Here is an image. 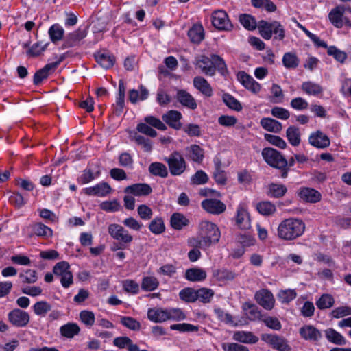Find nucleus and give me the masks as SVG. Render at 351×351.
Wrapping results in <instances>:
<instances>
[{
	"label": "nucleus",
	"instance_id": "obj_8",
	"mask_svg": "<svg viewBox=\"0 0 351 351\" xmlns=\"http://www.w3.org/2000/svg\"><path fill=\"white\" fill-rule=\"evenodd\" d=\"M8 318L13 326L20 328L26 326L30 320L29 313L19 308L11 311L8 315Z\"/></svg>",
	"mask_w": 351,
	"mask_h": 351
},
{
	"label": "nucleus",
	"instance_id": "obj_39",
	"mask_svg": "<svg viewBox=\"0 0 351 351\" xmlns=\"http://www.w3.org/2000/svg\"><path fill=\"white\" fill-rule=\"evenodd\" d=\"M48 33L51 42L56 43L63 38L64 30L59 24H54L50 27Z\"/></svg>",
	"mask_w": 351,
	"mask_h": 351
},
{
	"label": "nucleus",
	"instance_id": "obj_40",
	"mask_svg": "<svg viewBox=\"0 0 351 351\" xmlns=\"http://www.w3.org/2000/svg\"><path fill=\"white\" fill-rule=\"evenodd\" d=\"M179 297L186 302H194L197 300V291L186 287L180 291Z\"/></svg>",
	"mask_w": 351,
	"mask_h": 351
},
{
	"label": "nucleus",
	"instance_id": "obj_13",
	"mask_svg": "<svg viewBox=\"0 0 351 351\" xmlns=\"http://www.w3.org/2000/svg\"><path fill=\"white\" fill-rule=\"evenodd\" d=\"M299 333L304 340L313 343L319 341L322 338L320 330L313 325H304L299 330Z\"/></svg>",
	"mask_w": 351,
	"mask_h": 351
},
{
	"label": "nucleus",
	"instance_id": "obj_62",
	"mask_svg": "<svg viewBox=\"0 0 351 351\" xmlns=\"http://www.w3.org/2000/svg\"><path fill=\"white\" fill-rule=\"evenodd\" d=\"M9 201L17 208H21L25 205L26 201L23 195L19 192H13L9 197Z\"/></svg>",
	"mask_w": 351,
	"mask_h": 351
},
{
	"label": "nucleus",
	"instance_id": "obj_28",
	"mask_svg": "<svg viewBox=\"0 0 351 351\" xmlns=\"http://www.w3.org/2000/svg\"><path fill=\"white\" fill-rule=\"evenodd\" d=\"M233 339L244 343H256L258 338L251 332L238 331L233 335Z\"/></svg>",
	"mask_w": 351,
	"mask_h": 351
},
{
	"label": "nucleus",
	"instance_id": "obj_12",
	"mask_svg": "<svg viewBox=\"0 0 351 351\" xmlns=\"http://www.w3.org/2000/svg\"><path fill=\"white\" fill-rule=\"evenodd\" d=\"M255 300L259 305L266 310H271L274 306L275 300L273 294L267 289H261L255 293Z\"/></svg>",
	"mask_w": 351,
	"mask_h": 351
},
{
	"label": "nucleus",
	"instance_id": "obj_32",
	"mask_svg": "<svg viewBox=\"0 0 351 351\" xmlns=\"http://www.w3.org/2000/svg\"><path fill=\"white\" fill-rule=\"evenodd\" d=\"M178 100L184 106L194 109L196 108V102L192 96L186 91L181 90L177 93Z\"/></svg>",
	"mask_w": 351,
	"mask_h": 351
},
{
	"label": "nucleus",
	"instance_id": "obj_43",
	"mask_svg": "<svg viewBox=\"0 0 351 351\" xmlns=\"http://www.w3.org/2000/svg\"><path fill=\"white\" fill-rule=\"evenodd\" d=\"M223 101L230 109L237 112H240L242 110L241 103L233 96L228 93H224L222 97Z\"/></svg>",
	"mask_w": 351,
	"mask_h": 351
},
{
	"label": "nucleus",
	"instance_id": "obj_44",
	"mask_svg": "<svg viewBox=\"0 0 351 351\" xmlns=\"http://www.w3.org/2000/svg\"><path fill=\"white\" fill-rule=\"evenodd\" d=\"M79 317L80 321L87 327L91 328L95 322V314L93 311L83 310L80 312Z\"/></svg>",
	"mask_w": 351,
	"mask_h": 351
},
{
	"label": "nucleus",
	"instance_id": "obj_17",
	"mask_svg": "<svg viewBox=\"0 0 351 351\" xmlns=\"http://www.w3.org/2000/svg\"><path fill=\"white\" fill-rule=\"evenodd\" d=\"M345 8L344 6H337L331 10L328 14V19L330 23L337 28H341L344 25Z\"/></svg>",
	"mask_w": 351,
	"mask_h": 351
},
{
	"label": "nucleus",
	"instance_id": "obj_45",
	"mask_svg": "<svg viewBox=\"0 0 351 351\" xmlns=\"http://www.w3.org/2000/svg\"><path fill=\"white\" fill-rule=\"evenodd\" d=\"M149 230L155 234H160L165 232V226L164 221L161 217H156L151 221L149 225Z\"/></svg>",
	"mask_w": 351,
	"mask_h": 351
},
{
	"label": "nucleus",
	"instance_id": "obj_4",
	"mask_svg": "<svg viewBox=\"0 0 351 351\" xmlns=\"http://www.w3.org/2000/svg\"><path fill=\"white\" fill-rule=\"evenodd\" d=\"M262 156L269 165L281 171L282 178L287 177L289 169L288 161L278 151L271 147H266L262 151Z\"/></svg>",
	"mask_w": 351,
	"mask_h": 351
},
{
	"label": "nucleus",
	"instance_id": "obj_51",
	"mask_svg": "<svg viewBox=\"0 0 351 351\" xmlns=\"http://www.w3.org/2000/svg\"><path fill=\"white\" fill-rule=\"evenodd\" d=\"M269 195L271 197L279 198L285 195L287 193V187L283 184H271L269 186Z\"/></svg>",
	"mask_w": 351,
	"mask_h": 351
},
{
	"label": "nucleus",
	"instance_id": "obj_49",
	"mask_svg": "<svg viewBox=\"0 0 351 351\" xmlns=\"http://www.w3.org/2000/svg\"><path fill=\"white\" fill-rule=\"evenodd\" d=\"M335 300L330 294H324L316 302V305L319 309L329 308L333 306Z\"/></svg>",
	"mask_w": 351,
	"mask_h": 351
},
{
	"label": "nucleus",
	"instance_id": "obj_58",
	"mask_svg": "<svg viewBox=\"0 0 351 351\" xmlns=\"http://www.w3.org/2000/svg\"><path fill=\"white\" fill-rule=\"evenodd\" d=\"M327 53L330 56H332L337 61L343 62L347 58L345 52L338 49L335 46H330L328 48Z\"/></svg>",
	"mask_w": 351,
	"mask_h": 351
},
{
	"label": "nucleus",
	"instance_id": "obj_42",
	"mask_svg": "<svg viewBox=\"0 0 351 351\" xmlns=\"http://www.w3.org/2000/svg\"><path fill=\"white\" fill-rule=\"evenodd\" d=\"M99 175V171L94 173L92 169L86 168L82 171L81 176L77 178V181L80 184H86L95 180Z\"/></svg>",
	"mask_w": 351,
	"mask_h": 351
},
{
	"label": "nucleus",
	"instance_id": "obj_9",
	"mask_svg": "<svg viewBox=\"0 0 351 351\" xmlns=\"http://www.w3.org/2000/svg\"><path fill=\"white\" fill-rule=\"evenodd\" d=\"M112 189L108 183L99 182L95 186L84 188L82 193L88 196L104 197L110 194Z\"/></svg>",
	"mask_w": 351,
	"mask_h": 351
},
{
	"label": "nucleus",
	"instance_id": "obj_20",
	"mask_svg": "<svg viewBox=\"0 0 351 351\" xmlns=\"http://www.w3.org/2000/svg\"><path fill=\"white\" fill-rule=\"evenodd\" d=\"M162 120L171 128L179 130L181 128L182 114L177 110H169L162 117Z\"/></svg>",
	"mask_w": 351,
	"mask_h": 351
},
{
	"label": "nucleus",
	"instance_id": "obj_38",
	"mask_svg": "<svg viewBox=\"0 0 351 351\" xmlns=\"http://www.w3.org/2000/svg\"><path fill=\"white\" fill-rule=\"evenodd\" d=\"M243 308L249 319L256 320L260 318L261 312L255 304L250 302H245L243 305Z\"/></svg>",
	"mask_w": 351,
	"mask_h": 351
},
{
	"label": "nucleus",
	"instance_id": "obj_16",
	"mask_svg": "<svg viewBox=\"0 0 351 351\" xmlns=\"http://www.w3.org/2000/svg\"><path fill=\"white\" fill-rule=\"evenodd\" d=\"M308 142L312 146L319 149L326 148L330 143L328 136L319 130L309 136Z\"/></svg>",
	"mask_w": 351,
	"mask_h": 351
},
{
	"label": "nucleus",
	"instance_id": "obj_27",
	"mask_svg": "<svg viewBox=\"0 0 351 351\" xmlns=\"http://www.w3.org/2000/svg\"><path fill=\"white\" fill-rule=\"evenodd\" d=\"M324 333L327 340L332 343L343 346L346 343L344 337L333 328H327Z\"/></svg>",
	"mask_w": 351,
	"mask_h": 351
},
{
	"label": "nucleus",
	"instance_id": "obj_21",
	"mask_svg": "<svg viewBox=\"0 0 351 351\" xmlns=\"http://www.w3.org/2000/svg\"><path fill=\"white\" fill-rule=\"evenodd\" d=\"M95 58L97 62L106 69L111 68L115 62L114 56L107 51H99L96 53L95 54Z\"/></svg>",
	"mask_w": 351,
	"mask_h": 351
},
{
	"label": "nucleus",
	"instance_id": "obj_59",
	"mask_svg": "<svg viewBox=\"0 0 351 351\" xmlns=\"http://www.w3.org/2000/svg\"><path fill=\"white\" fill-rule=\"evenodd\" d=\"M145 121L148 125L156 128L158 130H165L167 129V126L163 122H162L159 119L153 117V116H147L145 117Z\"/></svg>",
	"mask_w": 351,
	"mask_h": 351
},
{
	"label": "nucleus",
	"instance_id": "obj_5",
	"mask_svg": "<svg viewBox=\"0 0 351 351\" xmlns=\"http://www.w3.org/2000/svg\"><path fill=\"white\" fill-rule=\"evenodd\" d=\"M258 29L260 35L265 40L271 38L274 35V39L282 40L285 37V30L280 22L274 21L271 23L261 20L258 23Z\"/></svg>",
	"mask_w": 351,
	"mask_h": 351
},
{
	"label": "nucleus",
	"instance_id": "obj_18",
	"mask_svg": "<svg viewBox=\"0 0 351 351\" xmlns=\"http://www.w3.org/2000/svg\"><path fill=\"white\" fill-rule=\"evenodd\" d=\"M236 223L241 229L248 230L251 227L250 214L241 205L237 210Z\"/></svg>",
	"mask_w": 351,
	"mask_h": 351
},
{
	"label": "nucleus",
	"instance_id": "obj_31",
	"mask_svg": "<svg viewBox=\"0 0 351 351\" xmlns=\"http://www.w3.org/2000/svg\"><path fill=\"white\" fill-rule=\"evenodd\" d=\"M300 132L295 126H289L286 132V136L289 143L293 146H298L300 143Z\"/></svg>",
	"mask_w": 351,
	"mask_h": 351
},
{
	"label": "nucleus",
	"instance_id": "obj_11",
	"mask_svg": "<svg viewBox=\"0 0 351 351\" xmlns=\"http://www.w3.org/2000/svg\"><path fill=\"white\" fill-rule=\"evenodd\" d=\"M88 28L86 27H80L77 30L70 33L66 36L62 48H70L76 46L81 40L84 38L87 35Z\"/></svg>",
	"mask_w": 351,
	"mask_h": 351
},
{
	"label": "nucleus",
	"instance_id": "obj_7",
	"mask_svg": "<svg viewBox=\"0 0 351 351\" xmlns=\"http://www.w3.org/2000/svg\"><path fill=\"white\" fill-rule=\"evenodd\" d=\"M170 173L173 176L182 174L186 168L185 161L181 154L177 152L172 153L167 159Z\"/></svg>",
	"mask_w": 351,
	"mask_h": 351
},
{
	"label": "nucleus",
	"instance_id": "obj_6",
	"mask_svg": "<svg viewBox=\"0 0 351 351\" xmlns=\"http://www.w3.org/2000/svg\"><path fill=\"white\" fill-rule=\"evenodd\" d=\"M212 24L221 31H231L233 27L227 13L223 10H217L213 13Z\"/></svg>",
	"mask_w": 351,
	"mask_h": 351
},
{
	"label": "nucleus",
	"instance_id": "obj_37",
	"mask_svg": "<svg viewBox=\"0 0 351 351\" xmlns=\"http://www.w3.org/2000/svg\"><path fill=\"white\" fill-rule=\"evenodd\" d=\"M158 280L154 276L143 277L141 282V289L145 291H152L159 286Z\"/></svg>",
	"mask_w": 351,
	"mask_h": 351
},
{
	"label": "nucleus",
	"instance_id": "obj_41",
	"mask_svg": "<svg viewBox=\"0 0 351 351\" xmlns=\"http://www.w3.org/2000/svg\"><path fill=\"white\" fill-rule=\"evenodd\" d=\"M149 171L152 175L161 178H166L168 175L166 166L160 162L152 163L149 167Z\"/></svg>",
	"mask_w": 351,
	"mask_h": 351
},
{
	"label": "nucleus",
	"instance_id": "obj_56",
	"mask_svg": "<svg viewBox=\"0 0 351 351\" xmlns=\"http://www.w3.org/2000/svg\"><path fill=\"white\" fill-rule=\"evenodd\" d=\"M19 278L22 279L23 283L32 284L37 281L38 277L36 271L32 269H27L23 273H20Z\"/></svg>",
	"mask_w": 351,
	"mask_h": 351
},
{
	"label": "nucleus",
	"instance_id": "obj_61",
	"mask_svg": "<svg viewBox=\"0 0 351 351\" xmlns=\"http://www.w3.org/2000/svg\"><path fill=\"white\" fill-rule=\"evenodd\" d=\"M166 313L168 319L179 321L185 319V315L180 308L166 309Z\"/></svg>",
	"mask_w": 351,
	"mask_h": 351
},
{
	"label": "nucleus",
	"instance_id": "obj_48",
	"mask_svg": "<svg viewBox=\"0 0 351 351\" xmlns=\"http://www.w3.org/2000/svg\"><path fill=\"white\" fill-rule=\"evenodd\" d=\"M120 322L123 326L132 330L138 331L141 329L140 322L132 317L123 316L121 317Z\"/></svg>",
	"mask_w": 351,
	"mask_h": 351
},
{
	"label": "nucleus",
	"instance_id": "obj_15",
	"mask_svg": "<svg viewBox=\"0 0 351 351\" xmlns=\"http://www.w3.org/2000/svg\"><path fill=\"white\" fill-rule=\"evenodd\" d=\"M202 208L208 213L219 215L226 210V205L220 200L216 199H206L202 202Z\"/></svg>",
	"mask_w": 351,
	"mask_h": 351
},
{
	"label": "nucleus",
	"instance_id": "obj_64",
	"mask_svg": "<svg viewBox=\"0 0 351 351\" xmlns=\"http://www.w3.org/2000/svg\"><path fill=\"white\" fill-rule=\"evenodd\" d=\"M222 347L224 351H249L246 346L237 343H225Z\"/></svg>",
	"mask_w": 351,
	"mask_h": 351
},
{
	"label": "nucleus",
	"instance_id": "obj_22",
	"mask_svg": "<svg viewBox=\"0 0 351 351\" xmlns=\"http://www.w3.org/2000/svg\"><path fill=\"white\" fill-rule=\"evenodd\" d=\"M300 197L311 203H317L320 201L322 195L317 190L312 188H303L299 193Z\"/></svg>",
	"mask_w": 351,
	"mask_h": 351
},
{
	"label": "nucleus",
	"instance_id": "obj_23",
	"mask_svg": "<svg viewBox=\"0 0 351 351\" xmlns=\"http://www.w3.org/2000/svg\"><path fill=\"white\" fill-rule=\"evenodd\" d=\"M56 70V64H47L43 68L38 70L34 75L33 82L34 85L40 84L42 81L47 79L51 71Z\"/></svg>",
	"mask_w": 351,
	"mask_h": 351
},
{
	"label": "nucleus",
	"instance_id": "obj_25",
	"mask_svg": "<svg viewBox=\"0 0 351 351\" xmlns=\"http://www.w3.org/2000/svg\"><path fill=\"white\" fill-rule=\"evenodd\" d=\"M147 317L149 320L155 322H162L168 320L166 309L161 308H150L147 312Z\"/></svg>",
	"mask_w": 351,
	"mask_h": 351
},
{
	"label": "nucleus",
	"instance_id": "obj_33",
	"mask_svg": "<svg viewBox=\"0 0 351 351\" xmlns=\"http://www.w3.org/2000/svg\"><path fill=\"white\" fill-rule=\"evenodd\" d=\"M171 226L175 230H181L184 226L188 225L189 220L181 213H173L170 219Z\"/></svg>",
	"mask_w": 351,
	"mask_h": 351
},
{
	"label": "nucleus",
	"instance_id": "obj_2",
	"mask_svg": "<svg viewBox=\"0 0 351 351\" xmlns=\"http://www.w3.org/2000/svg\"><path fill=\"white\" fill-rule=\"evenodd\" d=\"M305 223L302 219L290 217L282 221L278 227V237L285 241H293L302 236Z\"/></svg>",
	"mask_w": 351,
	"mask_h": 351
},
{
	"label": "nucleus",
	"instance_id": "obj_35",
	"mask_svg": "<svg viewBox=\"0 0 351 351\" xmlns=\"http://www.w3.org/2000/svg\"><path fill=\"white\" fill-rule=\"evenodd\" d=\"M301 88L309 95H317L323 92V88L319 84L311 81L303 82Z\"/></svg>",
	"mask_w": 351,
	"mask_h": 351
},
{
	"label": "nucleus",
	"instance_id": "obj_54",
	"mask_svg": "<svg viewBox=\"0 0 351 351\" xmlns=\"http://www.w3.org/2000/svg\"><path fill=\"white\" fill-rule=\"evenodd\" d=\"M132 140L134 141L136 144L142 145L145 152H149L152 151V145L149 139L135 133L132 137Z\"/></svg>",
	"mask_w": 351,
	"mask_h": 351
},
{
	"label": "nucleus",
	"instance_id": "obj_46",
	"mask_svg": "<svg viewBox=\"0 0 351 351\" xmlns=\"http://www.w3.org/2000/svg\"><path fill=\"white\" fill-rule=\"evenodd\" d=\"M258 212L263 215H271L276 211V206L269 202H261L256 205Z\"/></svg>",
	"mask_w": 351,
	"mask_h": 351
},
{
	"label": "nucleus",
	"instance_id": "obj_14",
	"mask_svg": "<svg viewBox=\"0 0 351 351\" xmlns=\"http://www.w3.org/2000/svg\"><path fill=\"white\" fill-rule=\"evenodd\" d=\"M237 78L245 88L252 93H257L261 90V86L260 84L245 71H239L237 75Z\"/></svg>",
	"mask_w": 351,
	"mask_h": 351
},
{
	"label": "nucleus",
	"instance_id": "obj_52",
	"mask_svg": "<svg viewBox=\"0 0 351 351\" xmlns=\"http://www.w3.org/2000/svg\"><path fill=\"white\" fill-rule=\"evenodd\" d=\"M121 204L117 199L104 201L101 203L100 208L106 212L112 213L120 210Z\"/></svg>",
	"mask_w": 351,
	"mask_h": 351
},
{
	"label": "nucleus",
	"instance_id": "obj_63",
	"mask_svg": "<svg viewBox=\"0 0 351 351\" xmlns=\"http://www.w3.org/2000/svg\"><path fill=\"white\" fill-rule=\"evenodd\" d=\"M331 315L334 318H341L344 316L351 315V307L350 306H339L331 312Z\"/></svg>",
	"mask_w": 351,
	"mask_h": 351
},
{
	"label": "nucleus",
	"instance_id": "obj_60",
	"mask_svg": "<svg viewBox=\"0 0 351 351\" xmlns=\"http://www.w3.org/2000/svg\"><path fill=\"white\" fill-rule=\"evenodd\" d=\"M123 289L132 294H136L139 291V285L133 280H125L123 282Z\"/></svg>",
	"mask_w": 351,
	"mask_h": 351
},
{
	"label": "nucleus",
	"instance_id": "obj_36",
	"mask_svg": "<svg viewBox=\"0 0 351 351\" xmlns=\"http://www.w3.org/2000/svg\"><path fill=\"white\" fill-rule=\"evenodd\" d=\"M239 22L247 30H254L256 27H258V23L256 21L254 17L250 14H241L239 15Z\"/></svg>",
	"mask_w": 351,
	"mask_h": 351
},
{
	"label": "nucleus",
	"instance_id": "obj_30",
	"mask_svg": "<svg viewBox=\"0 0 351 351\" xmlns=\"http://www.w3.org/2000/svg\"><path fill=\"white\" fill-rule=\"evenodd\" d=\"M282 64L284 66L288 69H296L299 64L300 60L295 53L287 52L283 55Z\"/></svg>",
	"mask_w": 351,
	"mask_h": 351
},
{
	"label": "nucleus",
	"instance_id": "obj_55",
	"mask_svg": "<svg viewBox=\"0 0 351 351\" xmlns=\"http://www.w3.org/2000/svg\"><path fill=\"white\" fill-rule=\"evenodd\" d=\"M215 292L213 289L202 287L199 288V301L203 303H209L211 302Z\"/></svg>",
	"mask_w": 351,
	"mask_h": 351
},
{
	"label": "nucleus",
	"instance_id": "obj_29",
	"mask_svg": "<svg viewBox=\"0 0 351 351\" xmlns=\"http://www.w3.org/2000/svg\"><path fill=\"white\" fill-rule=\"evenodd\" d=\"M141 93L139 94L138 91L135 89H132L129 90L128 93V99L132 104H136L137 101L140 100H145L149 95L148 90L143 86V85L140 86Z\"/></svg>",
	"mask_w": 351,
	"mask_h": 351
},
{
	"label": "nucleus",
	"instance_id": "obj_50",
	"mask_svg": "<svg viewBox=\"0 0 351 351\" xmlns=\"http://www.w3.org/2000/svg\"><path fill=\"white\" fill-rule=\"evenodd\" d=\"M199 92L206 97H210L213 95V90L210 84L202 77H199Z\"/></svg>",
	"mask_w": 351,
	"mask_h": 351
},
{
	"label": "nucleus",
	"instance_id": "obj_47",
	"mask_svg": "<svg viewBox=\"0 0 351 351\" xmlns=\"http://www.w3.org/2000/svg\"><path fill=\"white\" fill-rule=\"evenodd\" d=\"M33 231L39 237H50L52 236V230L42 223H36L33 226Z\"/></svg>",
	"mask_w": 351,
	"mask_h": 351
},
{
	"label": "nucleus",
	"instance_id": "obj_34",
	"mask_svg": "<svg viewBox=\"0 0 351 351\" xmlns=\"http://www.w3.org/2000/svg\"><path fill=\"white\" fill-rule=\"evenodd\" d=\"M49 45V42L43 44L42 41H38L27 51V56L32 58L38 57L46 50Z\"/></svg>",
	"mask_w": 351,
	"mask_h": 351
},
{
	"label": "nucleus",
	"instance_id": "obj_26",
	"mask_svg": "<svg viewBox=\"0 0 351 351\" xmlns=\"http://www.w3.org/2000/svg\"><path fill=\"white\" fill-rule=\"evenodd\" d=\"M80 332V328L79 326L73 322H69L62 326L60 328L61 335L69 339L73 338L75 335H78Z\"/></svg>",
	"mask_w": 351,
	"mask_h": 351
},
{
	"label": "nucleus",
	"instance_id": "obj_53",
	"mask_svg": "<svg viewBox=\"0 0 351 351\" xmlns=\"http://www.w3.org/2000/svg\"><path fill=\"white\" fill-rule=\"evenodd\" d=\"M33 308L36 315L44 316L51 310V306L45 301H39L34 304Z\"/></svg>",
	"mask_w": 351,
	"mask_h": 351
},
{
	"label": "nucleus",
	"instance_id": "obj_19",
	"mask_svg": "<svg viewBox=\"0 0 351 351\" xmlns=\"http://www.w3.org/2000/svg\"><path fill=\"white\" fill-rule=\"evenodd\" d=\"M152 191L151 186L145 183L134 184L127 186L124 189L125 193H130L136 196H147Z\"/></svg>",
	"mask_w": 351,
	"mask_h": 351
},
{
	"label": "nucleus",
	"instance_id": "obj_24",
	"mask_svg": "<svg viewBox=\"0 0 351 351\" xmlns=\"http://www.w3.org/2000/svg\"><path fill=\"white\" fill-rule=\"evenodd\" d=\"M261 125L265 130L271 132L278 133L282 130V124L276 119L265 117L260 121Z\"/></svg>",
	"mask_w": 351,
	"mask_h": 351
},
{
	"label": "nucleus",
	"instance_id": "obj_57",
	"mask_svg": "<svg viewBox=\"0 0 351 351\" xmlns=\"http://www.w3.org/2000/svg\"><path fill=\"white\" fill-rule=\"evenodd\" d=\"M265 139L268 141L269 143L280 148V149H285L287 146L286 142L280 136L270 134H265L264 135Z\"/></svg>",
	"mask_w": 351,
	"mask_h": 351
},
{
	"label": "nucleus",
	"instance_id": "obj_1",
	"mask_svg": "<svg viewBox=\"0 0 351 351\" xmlns=\"http://www.w3.org/2000/svg\"><path fill=\"white\" fill-rule=\"evenodd\" d=\"M199 68L208 76H213L217 71L221 75L226 77L229 71L225 60L219 56L206 50L199 56Z\"/></svg>",
	"mask_w": 351,
	"mask_h": 351
},
{
	"label": "nucleus",
	"instance_id": "obj_10",
	"mask_svg": "<svg viewBox=\"0 0 351 351\" xmlns=\"http://www.w3.org/2000/svg\"><path fill=\"white\" fill-rule=\"evenodd\" d=\"M263 341L270 344L271 347L279 351H289L291 347L287 340L277 335L263 334L261 337Z\"/></svg>",
	"mask_w": 351,
	"mask_h": 351
},
{
	"label": "nucleus",
	"instance_id": "obj_3",
	"mask_svg": "<svg viewBox=\"0 0 351 351\" xmlns=\"http://www.w3.org/2000/svg\"><path fill=\"white\" fill-rule=\"evenodd\" d=\"M220 231L213 223L202 221L199 224V248L216 243L220 238Z\"/></svg>",
	"mask_w": 351,
	"mask_h": 351
}]
</instances>
